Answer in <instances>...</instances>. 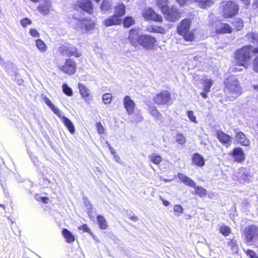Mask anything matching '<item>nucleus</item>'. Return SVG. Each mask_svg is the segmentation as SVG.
<instances>
[{
	"mask_svg": "<svg viewBox=\"0 0 258 258\" xmlns=\"http://www.w3.org/2000/svg\"><path fill=\"white\" fill-rule=\"evenodd\" d=\"M245 38L252 43L257 45V47L253 48L250 45L245 46L239 49L235 52V61L239 66L247 69L250 65V61L255 53L258 52V33H251L247 34Z\"/></svg>",
	"mask_w": 258,
	"mask_h": 258,
	"instance_id": "1",
	"label": "nucleus"
},
{
	"mask_svg": "<svg viewBox=\"0 0 258 258\" xmlns=\"http://www.w3.org/2000/svg\"><path fill=\"white\" fill-rule=\"evenodd\" d=\"M225 92L231 101L234 100L242 93L239 82L234 77L227 79L225 82Z\"/></svg>",
	"mask_w": 258,
	"mask_h": 258,
	"instance_id": "2",
	"label": "nucleus"
},
{
	"mask_svg": "<svg viewBox=\"0 0 258 258\" xmlns=\"http://www.w3.org/2000/svg\"><path fill=\"white\" fill-rule=\"evenodd\" d=\"M69 23L74 29L80 30L83 32H87L92 30L96 25L94 21L78 17L75 15H73L72 19L69 21Z\"/></svg>",
	"mask_w": 258,
	"mask_h": 258,
	"instance_id": "3",
	"label": "nucleus"
},
{
	"mask_svg": "<svg viewBox=\"0 0 258 258\" xmlns=\"http://www.w3.org/2000/svg\"><path fill=\"white\" fill-rule=\"evenodd\" d=\"M191 21L189 19L182 20L177 27L178 33L183 36L185 40L192 41L194 39V34L192 31H189Z\"/></svg>",
	"mask_w": 258,
	"mask_h": 258,
	"instance_id": "4",
	"label": "nucleus"
},
{
	"mask_svg": "<svg viewBox=\"0 0 258 258\" xmlns=\"http://www.w3.org/2000/svg\"><path fill=\"white\" fill-rule=\"evenodd\" d=\"M223 16L226 18H231L237 14L239 10L238 5L232 1H224L220 6Z\"/></svg>",
	"mask_w": 258,
	"mask_h": 258,
	"instance_id": "5",
	"label": "nucleus"
},
{
	"mask_svg": "<svg viewBox=\"0 0 258 258\" xmlns=\"http://www.w3.org/2000/svg\"><path fill=\"white\" fill-rule=\"evenodd\" d=\"M178 178L186 185L195 187V193L201 198L205 197L207 195V190L201 186H196V182L191 179L182 173L178 174Z\"/></svg>",
	"mask_w": 258,
	"mask_h": 258,
	"instance_id": "6",
	"label": "nucleus"
},
{
	"mask_svg": "<svg viewBox=\"0 0 258 258\" xmlns=\"http://www.w3.org/2000/svg\"><path fill=\"white\" fill-rule=\"evenodd\" d=\"M245 241L248 245H251L258 239V227L251 225L245 228L243 232Z\"/></svg>",
	"mask_w": 258,
	"mask_h": 258,
	"instance_id": "7",
	"label": "nucleus"
},
{
	"mask_svg": "<svg viewBox=\"0 0 258 258\" xmlns=\"http://www.w3.org/2000/svg\"><path fill=\"white\" fill-rule=\"evenodd\" d=\"M59 51L63 55L68 56H74L76 57H79L82 54V52L78 50L75 45L69 44L61 45L59 48Z\"/></svg>",
	"mask_w": 258,
	"mask_h": 258,
	"instance_id": "8",
	"label": "nucleus"
},
{
	"mask_svg": "<svg viewBox=\"0 0 258 258\" xmlns=\"http://www.w3.org/2000/svg\"><path fill=\"white\" fill-rule=\"evenodd\" d=\"M154 101L158 105H169L171 104V95L167 91H162L154 98Z\"/></svg>",
	"mask_w": 258,
	"mask_h": 258,
	"instance_id": "9",
	"label": "nucleus"
},
{
	"mask_svg": "<svg viewBox=\"0 0 258 258\" xmlns=\"http://www.w3.org/2000/svg\"><path fill=\"white\" fill-rule=\"evenodd\" d=\"M140 39V45L147 49H153L157 42L155 37L146 34L141 35Z\"/></svg>",
	"mask_w": 258,
	"mask_h": 258,
	"instance_id": "10",
	"label": "nucleus"
},
{
	"mask_svg": "<svg viewBox=\"0 0 258 258\" xmlns=\"http://www.w3.org/2000/svg\"><path fill=\"white\" fill-rule=\"evenodd\" d=\"M142 16L146 20H152L155 22H161L162 18L160 15L156 14L154 11L150 8H145L142 13Z\"/></svg>",
	"mask_w": 258,
	"mask_h": 258,
	"instance_id": "11",
	"label": "nucleus"
},
{
	"mask_svg": "<svg viewBox=\"0 0 258 258\" xmlns=\"http://www.w3.org/2000/svg\"><path fill=\"white\" fill-rule=\"evenodd\" d=\"M141 35L140 34L139 29H132L130 31L128 36V40L131 45L137 47L140 45Z\"/></svg>",
	"mask_w": 258,
	"mask_h": 258,
	"instance_id": "12",
	"label": "nucleus"
},
{
	"mask_svg": "<svg viewBox=\"0 0 258 258\" xmlns=\"http://www.w3.org/2000/svg\"><path fill=\"white\" fill-rule=\"evenodd\" d=\"M59 69L69 75H73L76 71V63L75 60L71 59H66L64 65L59 67Z\"/></svg>",
	"mask_w": 258,
	"mask_h": 258,
	"instance_id": "13",
	"label": "nucleus"
},
{
	"mask_svg": "<svg viewBox=\"0 0 258 258\" xmlns=\"http://www.w3.org/2000/svg\"><path fill=\"white\" fill-rule=\"evenodd\" d=\"M75 7H79L89 14H92L93 6L90 0H78L75 4Z\"/></svg>",
	"mask_w": 258,
	"mask_h": 258,
	"instance_id": "14",
	"label": "nucleus"
},
{
	"mask_svg": "<svg viewBox=\"0 0 258 258\" xmlns=\"http://www.w3.org/2000/svg\"><path fill=\"white\" fill-rule=\"evenodd\" d=\"M166 19L170 22H175L180 17V13L175 7H171L168 8V11L165 14Z\"/></svg>",
	"mask_w": 258,
	"mask_h": 258,
	"instance_id": "15",
	"label": "nucleus"
},
{
	"mask_svg": "<svg viewBox=\"0 0 258 258\" xmlns=\"http://www.w3.org/2000/svg\"><path fill=\"white\" fill-rule=\"evenodd\" d=\"M124 107L130 115L133 114L135 107L134 101L128 96H126L123 98Z\"/></svg>",
	"mask_w": 258,
	"mask_h": 258,
	"instance_id": "16",
	"label": "nucleus"
},
{
	"mask_svg": "<svg viewBox=\"0 0 258 258\" xmlns=\"http://www.w3.org/2000/svg\"><path fill=\"white\" fill-rule=\"evenodd\" d=\"M232 30V28L226 23H219L216 27V32L219 34L230 33Z\"/></svg>",
	"mask_w": 258,
	"mask_h": 258,
	"instance_id": "17",
	"label": "nucleus"
},
{
	"mask_svg": "<svg viewBox=\"0 0 258 258\" xmlns=\"http://www.w3.org/2000/svg\"><path fill=\"white\" fill-rule=\"evenodd\" d=\"M231 154L234 160L237 162L242 161L245 158L243 150L240 148H234Z\"/></svg>",
	"mask_w": 258,
	"mask_h": 258,
	"instance_id": "18",
	"label": "nucleus"
},
{
	"mask_svg": "<svg viewBox=\"0 0 258 258\" xmlns=\"http://www.w3.org/2000/svg\"><path fill=\"white\" fill-rule=\"evenodd\" d=\"M217 137L220 142L227 146L231 144V137L224 132L220 131L217 132Z\"/></svg>",
	"mask_w": 258,
	"mask_h": 258,
	"instance_id": "19",
	"label": "nucleus"
},
{
	"mask_svg": "<svg viewBox=\"0 0 258 258\" xmlns=\"http://www.w3.org/2000/svg\"><path fill=\"white\" fill-rule=\"evenodd\" d=\"M122 23V20L120 19L117 15H114L104 21V25L109 27L114 25H119Z\"/></svg>",
	"mask_w": 258,
	"mask_h": 258,
	"instance_id": "20",
	"label": "nucleus"
},
{
	"mask_svg": "<svg viewBox=\"0 0 258 258\" xmlns=\"http://www.w3.org/2000/svg\"><path fill=\"white\" fill-rule=\"evenodd\" d=\"M78 88L82 97L86 101V100L91 96L90 90L85 85L81 83H79L78 84Z\"/></svg>",
	"mask_w": 258,
	"mask_h": 258,
	"instance_id": "21",
	"label": "nucleus"
},
{
	"mask_svg": "<svg viewBox=\"0 0 258 258\" xmlns=\"http://www.w3.org/2000/svg\"><path fill=\"white\" fill-rule=\"evenodd\" d=\"M43 100L45 104L49 107V108L53 112L54 114H55L58 117H61V112L55 106L50 100L49 98L47 97H44Z\"/></svg>",
	"mask_w": 258,
	"mask_h": 258,
	"instance_id": "22",
	"label": "nucleus"
},
{
	"mask_svg": "<svg viewBox=\"0 0 258 258\" xmlns=\"http://www.w3.org/2000/svg\"><path fill=\"white\" fill-rule=\"evenodd\" d=\"M43 100L45 104L49 107V108L53 112L54 114H55L58 117H61V112L55 106L50 100L49 98L47 97H44Z\"/></svg>",
	"mask_w": 258,
	"mask_h": 258,
	"instance_id": "23",
	"label": "nucleus"
},
{
	"mask_svg": "<svg viewBox=\"0 0 258 258\" xmlns=\"http://www.w3.org/2000/svg\"><path fill=\"white\" fill-rule=\"evenodd\" d=\"M235 137L237 141L242 146H248L250 144L249 141L242 132L237 133Z\"/></svg>",
	"mask_w": 258,
	"mask_h": 258,
	"instance_id": "24",
	"label": "nucleus"
},
{
	"mask_svg": "<svg viewBox=\"0 0 258 258\" xmlns=\"http://www.w3.org/2000/svg\"><path fill=\"white\" fill-rule=\"evenodd\" d=\"M192 162L198 166L203 167L205 165L204 158L198 153H195L192 157Z\"/></svg>",
	"mask_w": 258,
	"mask_h": 258,
	"instance_id": "25",
	"label": "nucleus"
},
{
	"mask_svg": "<svg viewBox=\"0 0 258 258\" xmlns=\"http://www.w3.org/2000/svg\"><path fill=\"white\" fill-rule=\"evenodd\" d=\"M125 13V6L122 3H118L114 7V14L120 18Z\"/></svg>",
	"mask_w": 258,
	"mask_h": 258,
	"instance_id": "26",
	"label": "nucleus"
},
{
	"mask_svg": "<svg viewBox=\"0 0 258 258\" xmlns=\"http://www.w3.org/2000/svg\"><path fill=\"white\" fill-rule=\"evenodd\" d=\"M61 119V121L65 125V126L68 128V130L71 134H74L75 132V127L73 123L71 122V121L67 117L64 116H62L61 115V117H60Z\"/></svg>",
	"mask_w": 258,
	"mask_h": 258,
	"instance_id": "27",
	"label": "nucleus"
},
{
	"mask_svg": "<svg viewBox=\"0 0 258 258\" xmlns=\"http://www.w3.org/2000/svg\"><path fill=\"white\" fill-rule=\"evenodd\" d=\"M168 0H157L156 2V5L159 9L163 14H165L168 11Z\"/></svg>",
	"mask_w": 258,
	"mask_h": 258,
	"instance_id": "28",
	"label": "nucleus"
},
{
	"mask_svg": "<svg viewBox=\"0 0 258 258\" xmlns=\"http://www.w3.org/2000/svg\"><path fill=\"white\" fill-rule=\"evenodd\" d=\"M62 234L68 243H70L75 241V236L68 229H63L62 231Z\"/></svg>",
	"mask_w": 258,
	"mask_h": 258,
	"instance_id": "29",
	"label": "nucleus"
},
{
	"mask_svg": "<svg viewBox=\"0 0 258 258\" xmlns=\"http://www.w3.org/2000/svg\"><path fill=\"white\" fill-rule=\"evenodd\" d=\"M198 6L201 9H207L214 4V2L211 0H198Z\"/></svg>",
	"mask_w": 258,
	"mask_h": 258,
	"instance_id": "30",
	"label": "nucleus"
},
{
	"mask_svg": "<svg viewBox=\"0 0 258 258\" xmlns=\"http://www.w3.org/2000/svg\"><path fill=\"white\" fill-rule=\"evenodd\" d=\"M239 179L240 181L249 182L251 179V176L248 174L244 169H241L239 173Z\"/></svg>",
	"mask_w": 258,
	"mask_h": 258,
	"instance_id": "31",
	"label": "nucleus"
},
{
	"mask_svg": "<svg viewBox=\"0 0 258 258\" xmlns=\"http://www.w3.org/2000/svg\"><path fill=\"white\" fill-rule=\"evenodd\" d=\"M111 7V2L108 0H104L100 6L101 11L103 14H105L106 12L110 10Z\"/></svg>",
	"mask_w": 258,
	"mask_h": 258,
	"instance_id": "32",
	"label": "nucleus"
},
{
	"mask_svg": "<svg viewBox=\"0 0 258 258\" xmlns=\"http://www.w3.org/2000/svg\"><path fill=\"white\" fill-rule=\"evenodd\" d=\"M97 222L98 223L99 226L101 229H107V228L108 227L106 219H105V218L103 216H102L101 215L98 216L97 218Z\"/></svg>",
	"mask_w": 258,
	"mask_h": 258,
	"instance_id": "33",
	"label": "nucleus"
},
{
	"mask_svg": "<svg viewBox=\"0 0 258 258\" xmlns=\"http://www.w3.org/2000/svg\"><path fill=\"white\" fill-rule=\"evenodd\" d=\"M149 158L152 163L156 165H159L162 161L161 157L156 153L151 154L149 156Z\"/></svg>",
	"mask_w": 258,
	"mask_h": 258,
	"instance_id": "34",
	"label": "nucleus"
},
{
	"mask_svg": "<svg viewBox=\"0 0 258 258\" xmlns=\"http://www.w3.org/2000/svg\"><path fill=\"white\" fill-rule=\"evenodd\" d=\"M50 4L46 3L38 7L39 11L43 15H47L49 13Z\"/></svg>",
	"mask_w": 258,
	"mask_h": 258,
	"instance_id": "35",
	"label": "nucleus"
},
{
	"mask_svg": "<svg viewBox=\"0 0 258 258\" xmlns=\"http://www.w3.org/2000/svg\"><path fill=\"white\" fill-rule=\"evenodd\" d=\"M36 46L41 52H45L47 50V46L40 39L36 40Z\"/></svg>",
	"mask_w": 258,
	"mask_h": 258,
	"instance_id": "36",
	"label": "nucleus"
},
{
	"mask_svg": "<svg viewBox=\"0 0 258 258\" xmlns=\"http://www.w3.org/2000/svg\"><path fill=\"white\" fill-rule=\"evenodd\" d=\"M213 82L212 80L206 79L204 81V91L206 93L210 91L211 86L213 85Z\"/></svg>",
	"mask_w": 258,
	"mask_h": 258,
	"instance_id": "37",
	"label": "nucleus"
},
{
	"mask_svg": "<svg viewBox=\"0 0 258 258\" xmlns=\"http://www.w3.org/2000/svg\"><path fill=\"white\" fill-rule=\"evenodd\" d=\"M149 113L154 117L157 119H160L161 116V113L158 111L157 108L154 106L150 107L149 108Z\"/></svg>",
	"mask_w": 258,
	"mask_h": 258,
	"instance_id": "38",
	"label": "nucleus"
},
{
	"mask_svg": "<svg viewBox=\"0 0 258 258\" xmlns=\"http://www.w3.org/2000/svg\"><path fill=\"white\" fill-rule=\"evenodd\" d=\"M228 245L230 247L233 253H237L238 251V246L236 241L234 239H231L228 242Z\"/></svg>",
	"mask_w": 258,
	"mask_h": 258,
	"instance_id": "39",
	"label": "nucleus"
},
{
	"mask_svg": "<svg viewBox=\"0 0 258 258\" xmlns=\"http://www.w3.org/2000/svg\"><path fill=\"white\" fill-rule=\"evenodd\" d=\"M112 99V95L111 93H106L102 96V101L105 104H109L111 103Z\"/></svg>",
	"mask_w": 258,
	"mask_h": 258,
	"instance_id": "40",
	"label": "nucleus"
},
{
	"mask_svg": "<svg viewBox=\"0 0 258 258\" xmlns=\"http://www.w3.org/2000/svg\"><path fill=\"white\" fill-rule=\"evenodd\" d=\"M135 23L134 19L132 17H126L123 21L124 27L128 28L132 26Z\"/></svg>",
	"mask_w": 258,
	"mask_h": 258,
	"instance_id": "41",
	"label": "nucleus"
},
{
	"mask_svg": "<svg viewBox=\"0 0 258 258\" xmlns=\"http://www.w3.org/2000/svg\"><path fill=\"white\" fill-rule=\"evenodd\" d=\"M233 25L237 29V30L239 31L243 28V22L241 19L237 18L233 22Z\"/></svg>",
	"mask_w": 258,
	"mask_h": 258,
	"instance_id": "42",
	"label": "nucleus"
},
{
	"mask_svg": "<svg viewBox=\"0 0 258 258\" xmlns=\"http://www.w3.org/2000/svg\"><path fill=\"white\" fill-rule=\"evenodd\" d=\"M220 232L224 236H227L231 233V229L228 226L223 225L220 228Z\"/></svg>",
	"mask_w": 258,
	"mask_h": 258,
	"instance_id": "43",
	"label": "nucleus"
},
{
	"mask_svg": "<svg viewBox=\"0 0 258 258\" xmlns=\"http://www.w3.org/2000/svg\"><path fill=\"white\" fill-rule=\"evenodd\" d=\"M62 91L64 94L69 96L73 95V91L72 89L69 87L66 84L62 85Z\"/></svg>",
	"mask_w": 258,
	"mask_h": 258,
	"instance_id": "44",
	"label": "nucleus"
},
{
	"mask_svg": "<svg viewBox=\"0 0 258 258\" xmlns=\"http://www.w3.org/2000/svg\"><path fill=\"white\" fill-rule=\"evenodd\" d=\"M149 31L151 32H156L162 34H165L166 33V30L164 28L159 26H155L152 27L151 30H150Z\"/></svg>",
	"mask_w": 258,
	"mask_h": 258,
	"instance_id": "45",
	"label": "nucleus"
},
{
	"mask_svg": "<svg viewBox=\"0 0 258 258\" xmlns=\"http://www.w3.org/2000/svg\"><path fill=\"white\" fill-rule=\"evenodd\" d=\"M186 114L188 118L191 122L195 123H198L196 116L195 115L194 113L192 111L188 110L187 111Z\"/></svg>",
	"mask_w": 258,
	"mask_h": 258,
	"instance_id": "46",
	"label": "nucleus"
},
{
	"mask_svg": "<svg viewBox=\"0 0 258 258\" xmlns=\"http://www.w3.org/2000/svg\"><path fill=\"white\" fill-rule=\"evenodd\" d=\"M173 211L176 213V215L179 216L183 213V209L180 205H176L174 206Z\"/></svg>",
	"mask_w": 258,
	"mask_h": 258,
	"instance_id": "47",
	"label": "nucleus"
},
{
	"mask_svg": "<svg viewBox=\"0 0 258 258\" xmlns=\"http://www.w3.org/2000/svg\"><path fill=\"white\" fill-rule=\"evenodd\" d=\"M176 142L181 145L183 144L185 142V138L184 137V136L181 134H178L176 135Z\"/></svg>",
	"mask_w": 258,
	"mask_h": 258,
	"instance_id": "48",
	"label": "nucleus"
},
{
	"mask_svg": "<svg viewBox=\"0 0 258 258\" xmlns=\"http://www.w3.org/2000/svg\"><path fill=\"white\" fill-rule=\"evenodd\" d=\"M21 25L24 27H26L28 25H31L32 21L30 19L25 18L22 19L20 21Z\"/></svg>",
	"mask_w": 258,
	"mask_h": 258,
	"instance_id": "49",
	"label": "nucleus"
},
{
	"mask_svg": "<svg viewBox=\"0 0 258 258\" xmlns=\"http://www.w3.org/2000/svg\"><path fill=\"white\" fill-rule=\"evenodd\" d=\"M246 254L248 255L250 258H258L257 254L253 250L247 249L245 250Z\"/></svg>",
	"mask_w": 258,
	"mask_h": 258,
	"instance_id": "50",
	"label": "nucleus"
},
{
	"mask_svg": "<svg viewBox=\"0 0 258 258\" xmlns=\"http://www.w3.org/2000/svg\"><path fill=\"white\" fill-rule=\"evenodd\" d=\"M96 126L97 132L99 134H102L104 133L105 129L100 122L97 123Z\"/></svg>",
	"mask_w": 258,
	"mask_h": 258,
	"instance_id": "51",
	"label": "nucleus"
},
{
	"mask_svg": "<svg viewBox=\"0 0 258 258\" xmlns=\"http://www.w3.org/2000/svg\"><path fill=\"white\" fill-rule=\"evenodd\" d=\"M30 34L32 37L35 38H37L39 37V33L35 29H31L30 30Z\"/></svg>",
	"mask_w": 258,
	"mask_h": 258,
	"instance_id": "52",
	"label": "nucleus"
},
{
	"mask_svg": "<svg viewBox=\"0 0 258 258\" xmlns=\"http://www.w3.org/2000/svg\"><path fill=\"white\" fill-rule=\"evenodd\" d=\"M253 70L258 73V55L255 58L253 62Z\"/></svg>",
	"mask_w": 258,
	"mask_h": 258,
	"instance_id": "53",
	"label": "nucleus"
},
{
	"mask_svg": "<svg viewBox=\"0 0 258 258\" xmlns=\"http://www.w3.org/2000/svg\"><path fill=\"white\" fill-rule=\"evenodd\" d=\"M78 229L80 230H83V232H89L90 231V228L88 227V226L86 224H84L83 225L79 227Z\"/></svg>",
	"mask_w": 258,
	"mask_h": 258,
	"instance_id": "54",
	"label": "nucleus"
},
{
	"mask_svg": "<svg viewBox=\"0 0 258 258\" xmlns=\"http://www.w3.org/2000/svg\"><path fill=\"white\" fill-rule=\"evenodd\" d=\"M106 144L107 145V147H108L111 153L113 155H115V150L111 146V145H110V144L109 143V142L108 141L106 142Z\"/></svg>",
	"mask_w": 258,
	"mask_h": 258,
	"instance_id": "55",
	"label": "nucleus"
},
{
	"mask_svg": "<svg viewBox=\"0 0 258 258\" xmlns=\"http://www.w3.org/2000/svg\"><path fill=\"white\" fill-rule=\"evenodd\" d=\"M176 2L180 6L182 7L185 5L187 2V0H176Z\"/></svg>",
	"mask_w": 258,
	"mask_h": 258,
	"instance_id": "56",
	"label": "nucleus"
},
{
	"mask_svg": "<svg viewBox=\"0 0 258 258\" xmlns=\"http://www.w3.org/2000/svg\"><path fill=\"white\" fill-rule=\"evenodd\" d=\"M114 160L116 162H117L118 163H121V160H120V157L118 155H117L116 154L114 155Z\"/></svg>",
	"mask_w": 258,
	"mask_h": 258,
	"instance_id": "57",
	"label": "nucleus"
},
{
	"mask_svg": "<svg viewBox=\"0 0 258 258\" xmlns=\"http://www.w3.org/2000/svg\"><path fill=\"white\" fill-rule=\"evenodd\" d=\"M242 3L246 7L248 6L250 4L251 0H240Z\"/></svg>",
	"mask_w": 258,
	"mask_h": 258,
	"instance_id": "58",
	"label": "nucleus"
},
{
	"mask_svg": "<svg viewBox=\"0 0 258 258\" xmlns=\"http://www.w3.org/2000/svg\"><path fill=\"white\" fill-rule=\"evenodd\" d=\"M232 71L233 72H240V71H242V68H237L236 67H234V68H232Z\"/></svg>",
	"mask_w": 258,
	"mask_h": 258,
	"instance_id": "59",
	"label": "nucleus"
},
{
	"mask_svg": "<svg viewBox=\"0 0 258 258\" xmlns=\"http://www.w3.org/2000/svg\"><path fill=\"white\" fill-rule=\"evenodd\" d=\"M41 200L42 202L44 203H47L48 201L49 200L48 198H46V197H42V198H41Z\"/></svg>",
	"mask_w": 258,
	"mask_h": 258,
	"instance_id": "60",
	"label": "nucleus"
},
{
	"mask_svg": "<svg viewBox=\"0 0 258 258\" xmlns=\"http://www.w3.org/2000/svg\"><path fill=\"white\" fill-rule=\"evenodd\" d=\"M84 204H85V206L87 207V208H88V209H90L91 208V205L90 204L89 201H85L84 202Z\"/></svg>",
	"mask_w": 258,
	"mask_h": 258,
	"instance_id": "61",
	"label": "nucleus"
},
{
	"mask_svg": "<svg viewBox=\"0 0 258 258\" xmlns=\"http://www.w3.org/2000/svg\"><path fill=\"white\" fill-rule=\"evenodd\" d=\"M207 93L206 92H202L201 93V96L205 99L207 98Z\"/></svg>",
	"mask_w": 258,
	"mask_h": 258,
	"instance_id": "62",
	"label": "nucleus"
},
{
	"mask_svg": "<svg viewBox=\"0 0 258 258\" xmlns=\"http://www.w3.org/2000/svg\"><path fill=\"white\" fill-rule=\"evenodd\" d=\"M163 204L165 206H168L170 203L168 201L163 200Z\"/></svg>",
	"mask_w": 258,
	"mask_h": 258,
	"instance_id": "63",
	"label": "nucleus"
},
{
	"mask_svg": "<svg viewBox=\"0 0 258 258\" xmlns=\"http://www.w3.org/2000/svg\"><path fill=\"white\" fill-rule=\"evenodd\" d=\"M130 218L135 221H137L138 219V217L135 216L131 217Z\"/></svg>",
	"mask_w": 258,
	"mask_h": 258,
	"instance_id": "64",
	"label": "nucleus"
}]
</instances>
